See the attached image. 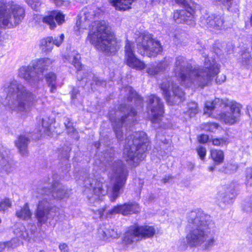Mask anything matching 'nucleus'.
I'll return each mask as SVG.
<instances>
[{
    "label": "nucleus",
    "instance_id": "1",
    "mask_svg": "<svg viewBox=\"0 0 252 252\" xmlns=\"http://www.w3.org/2000/svg\"><path fill=\"white\" fill-rule=\"evenodd\" d=\"M220 65L210 58L205 57L204 68L199 66L193 67L183 56L176 58L174 72L181 83L187 87L204 88L209 85L219 73Z\"/></svg>",
    "mask_w": 252,
    "mask_h": 252
},
{
    "label": "nucleus",
    "instance_id": "2",
    "mask_svg": "<svg viewBox=\"0 0 252 252\" xmlns=\"http://www.w3.org/2000/svg\"><path fill=\"white\" fill-rule=\"evenodd\" d=\"M188 225L190 230L186 240L190 247L200 246L203 250H210L215 246V225L209 215L201 210L191 211L189 214Z\"/></svg>",
    "mask_w": 252,
    "mask_h": 252
},
{
    "label": "nucleus",
    "instance_id": "3",
    "mask_svg": "<svg viewBox=\"0 0 252 252\" xmlns=\"http://www.w3.org/2000/svg\"><path fill=\"white\" fill-rule=\"evenodd\" d=\"M49 184H46L37 189L38 193L43 197L39 201L35 211L38 227H41L48 220L53 219L57 215L58 208L50 201V199H63L69 195V190L58 181L52 183L50 186L51 189H49Z\"/></svg>",
    "mask_w": 252,
    "mask_h": 252
},
{
    "label": "nucleus",
    "instance_id": "4",
    "mask_svg": "<svg viewBox=\"0 0 252 252\" xmlns=\"http://www.w3.org/2000/svg\"><path fill=\"white\" fill-rule=\"evenodd\" d=\"M87 40L97 50L108 56L114 54L120 48L110 27L104 20L95 21L93 23Z\"/></svg>",
    "mask_w": 252,
    "mask_h": 252
},
{
    "label": "nucleus",
    "instance_id": "5",
    "mask_svg": "<svg viewBox=\"0 0 252 252\" xmlns=\"http://www.w3.org/2000/svg\"><path fill=\"white\" fill-rule=\"evenodd\" d=\"M124 158L129 165L136 167L146 157L149 146L146 134L143 131L135 132L125 140Z\"/></svg>",
    "mask_w": 252,
    "mask_h": 252
},
{
    "label": "nucleus",
    "instance_id": "6",
    "mask_svg": "<svg viewBox=\"0 0 252 252\" xmlns=\"http://www.w3.org/2000/svg\"><path fill=\"white\" fill-rule=\"evenodd\" d=\"M117 138L121 140L123 135V126L130 127L136 121V111L130 105L121 104L118 110H110L108 113Z\"/></svg>",
    "mask_w": 252,
    "mask_h": 252
},
{
    "label": "nucleus",
    "instance_id": "7",
    "mask_svg": "<svg viewBox=\"0 0 252 252\" xmlns=\"http://www.w3.org/2000/svg\"><path fill=\"white\" fill-rule=\"evenodd\" d=\"M54 60L44 58L35 60L32 66H22L19 69V76L24 79L32 86H37L39 81L42 79L43 72L51 67Z\"/></svg>",
    "mask_w": 252,
    "mask_h": 252
},
{
    "label": "nucleus",
    "instance_id": "8",
    "mask_svg": "<svg viewBox=\"0 0 252 252\" xmlns=\"http://www.w3.org/2000/svg\"><path fill=\"white\" fill-rule=\"evenodd\" d=\"M109 175L112 184L111 201H114L120 195L128 176V171L121 160L109 163L108 168Z\"/></svg>",
    "mask_w": 252,
    "mask_h": 252
},
{
    "label": "nucleus",
    "instance_id": "9",
    "mask_svg": "<svg viewBox=\"0 0 252 252\" xmlns=\"http://www.w3.org/2000/svg\"><path fill=\"white\" fill-rule=\"evenodd\" d=\"M135 35L138 52L141 55L155 57L162 52L160 43L159 41L155 40L152 34L146 32H136Z\"/></svg>",
    "mask_w": 252,
    "mask_h": 252
},
{
    "label": "nucleus",
    "instance_id": "10",
    "mask_svg": "<svg viewBox=\"0 0 252 252\" xmlns=\"http://www.w3.org/2000/svg\"><path fill=\"white\" fill-rule=\"evenodd\" d=\"M155 234V230L152 226L132 225L124 233L123 243L126 245H131L142 239L152 237Z\"/></svg>",
    "mask_w": 252,
    "mask_h": 252
},
{
    "label": "nucleus",
    "instance_id": "11",
    "mask_svg": "<svg viewBox=\"0 0 252 252\" xmlns=\"http://www.w3.org/2000/svg\"><path fill=\"white\" fill-rule=\"evenodd\" d=\"M173 81L172 77H168L163 79L160 84L163 95L170 105L179 103L185 99V93Z\"/></svg>",
    "mask_w": 252,
    "mask_h": 252
},
{
    "label": "nucleus",
    "instance_id": "12",
    "mask_svg": "<svg viewBox=\"0 0 252 252\" xmlns=\"http://www.w3.org/2000/svg\"><path fill=\"white\" fill-rule=\"evenodd\" d=\"M103 178H98L96 180H90L89 178L84 180L85 186L87 188L91 187L93 189L94 194L90 197L88 196L90 203L91 204L98 202L101 200V197L105 195L107 192L106 186L104 183Z\"/></svg>",
    "mask_w": 252,
    "mask_h": 252
},
{
    "label": "nucleus",
    "instance_id": "13",
    "mask_svg": "<svg viewBox=\"0 0 252 252\" xmlns=\"http://www.w3.org/2000/svg\"><path fill=\"white\" fill-rule=\"evenodd\" d=\"M185 9L174 11L173 18L176 23L193 25L194 21L193 14L197 7V4L194 2H190L188 5L184 6Z\"/></svg>",
    "mask_w": 252,
    "mask_h": 252
},
{
    "label": "nucleus",
    "instance_id": "14",
    "mask_svg": "<svg viewBox=\"0 0 252 252\" xmlns=\"http://www.w3.org/2000/svg\"><path fill=\"white\" fill-rule=\"evenodd\" d=\"M227 108L226 111L218 114L220 120L229 125L238 122L241 115V105L235 102H231Z\"/></svg>",
    "mask_w": 252,
    "mask_h": 252
},
{
    "label": "nucleus",
    "instance_id": "15",
    "mask_svg": "<svg viewBox=\"0 0 252 252\" xmlns=\"http://www.w3.org/2000/svg\"><path fill=\"white\" fill-rule=\"evenodd\" d=\"M148 108L150 110L151 120L153 123H158L164 113L163 104L159 97L152 94L149 97Z\"/></svg>",
    "mask_w": 252,
    "mask_h": 252
},
{
    "label": "nucleus",
    "instance_id": "16",
    "mask_svg": "<svg viewBox=\"0 0 252 252\" xmlns=\"http://www.w3.org/2000/svg\"><path fill=\"white\" fill-rule=\"evenodd\" d=\"M134 43L129 40L126 41L125 45V57L128 66L136 69L141 70L145 68V64L138 60L134 53Z\"/></svg>",
    "mask_w": 252,
    "mask_h": 252
},
{
    "label": "nucleus",
    "instance_id": "17",
    "mask_svg": "<svg viewBox=\"0 0 252 252\" xmlns=\"http://www.w3.org/2000/svg\"><path fill=\"white\" fill-rule=\"evenodd\" d=\"M82 12L74 27L75 31L78 32L79 34L90 27L91 21L93 19L94 15V11H89L87 8L84 9Z\"/></svg>",
    "mask_w": 252,
    "mask_h": 252
},
{
    "label": "nucleus",
    "instance_id": "18",
    "mask_svg": "<svg viewBox=\"0 0 252 252\" xmlns=\"http://www.w3.org/2000/svg\"><path fill=\"white\" fill-rule=\"evenodd\" d=\"M201 22L208 28L216 30L226 28L223 17L221 15L212 14L206 18H202Z\"/></svg>",
    "mask_w": 252,
    "mask_h": 252
},
{
    "label": "nucleus",
    "instance_id": "19",
    "mask_svg": "<svg viewBox=\"0 0 252 252\" xmlns=\"http://www.w3.org/2000/svg\"><path fill=\"white\" fill-rule=\"evenodd\" d=\"M240 189V185L238 182L233 181L227 188L225 192H219L217 198L224 203H230L234 197V193Z\"/></svg>",
    "mask_w": 252,
    "mask_h": 252
},
{
    "label": "nucleus",
    "instance_id": "20",
    "mask_svg": "<svg viewBox=\"0 0 252 252\" xmlns=\"http://www.w3.org/2000/svg\"><path fill=\"white\" fill-rule=\"evenodd\" d=\"M140 210L139 205L137 203H126L122 205H117L111 210H108L107 213L113 215L117 213H121L123 215L136 213Z\"/></svg>",
    "mask_w": 252,
    "mask_h": 252
},
{
    "label": "nucleus",
    "instance_id": "21",
    "mask_svg": "<svg viewBox=\"0 0 252 252\" xmlns=\"http://www.w3.org/2000/svg\"><path fill=\"white\" fill-rule=\"evenodd\" d=\"M55 21L58 25H61L64 22V15L60 11H52L42 18V22L48 25L51 29L56 27Z\"/></svg>",
    "mask_w": 252,
    "mask_h": 252
},
{
    "label": "nucleus",
    "instance_id": "22",
    "mask_svg": "<svg viewBox=\"0 0 252 252\" xmlns=\"http://www.w3.org/2000/svg\"><path fill=\"white\" fill-rule=\"evenodd\" d=\"M80 81L82 85L85 84V85H89L91 89L93 90H97L99 87H105L106 82L105 81L101 80L95 77L92 73H87L85 77H83Z\"/></svg>",
    "mask_w": 252,
    "mask_h": 252
},
{
    "label": "nucleus",
    "instance_id": "23",
    "mask_svg": "<svg viewBox=\"0 0 252 252\" xmlns=\"http://www.w3.org/2000/svg\"><path fill=\"white\" fill-rule=\"evenodd\" d=\"M229 104L219 98H216L212 101H207L205 103L204 114H208L209 116H210L211 112L216 109L227 108Z\"/></svg>",
    "mask_w": 252,
    "mask_h": 252
},
{
    "label": "nucleus",
    "instance_id": "24",
    "mask_svg": "<svg viewBox=\"0 0 252 252\" xmlns=\"http://www.w3.org/2000/svg\"><path fill=\"white\" fill-rule=\"evenodd\" d=\"M30 139L25 135H20L15 141V145L22 156L27 157L29 154L28 145Z\"/></svg>",
    "mask_w": 252,
    "mask_h": 252
},
{
    "label": "nucleus",
    "instance_id": "25",
    "mask_svg": "<svg viewBox=\"0 0 252 252\" xmlns=\"http://www.w3.org/2000/svg\"><path fill=\"white\" fill-rule=\"evenodd\" d=\"M251 51V49L249 48H244L239 59L242 65L247 68L252 67V55Z\"/></svg>",
    "mask_w": 252,
    "mask_h": 252
},
{
    "label": "nucleus",
    "instance_id": "26",
    "mask_svg": "<svg viewBox=\"0 0 252 252\" xmlns=\"http://www.w3.org/2000/svg\"><path fill=\"white\" fill-rule=\"evenodd\" d=\"M170 61H164L158 63L157 65L154 64L150 65L147 69V72L149 75L154 76L160 72H163L168 67Z\"/></svg>",
    "mask_w": 252,
    "mask_h": 252
},
{
    "label": "nucleus",
    "instance_id": "27",
    "mask_svg": "<svg viewBox=\"0 0 252 252\" xmlns=\"http://www.w3.org/2000/svg\"><path fill=\"white\" fill-rule=\"evenodd\" d=\"M80 56L78 52L73 51L67 56H65L64 62L72 64L79 71L82 66V64L80 62Z\"/></svg>",
    "mask_w": 252,
    "mask_h": 252
},
{
    "label": "nucleus",
    "instance_id": "28",
    "mask_svg": "<svg viewBox=\"0 0 252 252\" xmlns=\"http://www.w3.org/2000/svg\"><path fill=\"white\" fill-rule=\"evenodd\" d=\"M32 213L30 209L28 203H26L23 206L16 210V216L23 220H28L31 219Z\"/></svg>",
    "mask_w": 252,
    "mask_h": 252
},
{
    "label": "nucleus",
    "instance_id": "29",
    "mask_svg": "<svg viewBox=\"0 0 252 252\" xmlns=\"http://www.w3.org/2000/svg\"><path fill=\"white\" fill-rule=\"evenodd\" d=\"M100 236L104 239L105 238L118 237L117 232L113 229H109V227L101 226L98 230Z\"/></svg>",
    "mask_w": 252,
    "mask_h": 252
},
{
    "label": "nucleus",
    "instance_id": "30",
    "mask_svg": "<svg viewBox=\"0 0 252 252\" xmlns=\"http://www.w3.org/2000/svg\"><path fill=\"white\" fill-rule=\"evenodd\" d=\"M15 235L17 237L23 239H27L29 237V233L26 227L22 224H18L15 226L14 230Z\"/></svg>",
    "mask_w": 252,
    "mask_h": 252
},
{
    "label": "nucleus",
    "instance_id": "31",
    "mask_svg": "<svg viewBox=\"0 0 252 252\" xmlns=\"http://www.w3.org/2000/svg\"><path fill=\"white\" fill-rule=\"evenodd\" d=\"M211 156L212 159L216 164H220L223 162L224 160V154L222 151L212 150L211 151Z\"/></svg>",
    "mask_w": 252,
    "mask_h": 252
},
{
    "label": "nucleus",
    "instance_id": "32",
    "mask_svg": "<svg viewBox=\"0 0 252 252\" xmlns=\"http://www.w3.org/2000/svg\"><path fill=\"white\" fill-rule=\"evenodd\" d=\"M40 47L44 52H50L53 47V37H48L42 39L40 42Z\"/></svg>",
    "mask_w": 252,
    "mask_h": 252
},
{
    "label": "nucleus",
    "instance_id": "33",
    "mask_svg": "<svg viewBox=\"0 0 252 252\" xmlns=\"http://www.w3.org/2000/svg\"><path fill=\"white\" fill-rule=\"evenodd\" d=\"M46 80L47 83L50 87V92L54 93L56 90V75L53 72H49L46 76Z\"/></svg>",
    "mask_w": 252,
    "mask_h": 252
},
{
    "label": "nucleus",
    "instance_id": "34",
    "mask_svg": "<svg viewBox=\"0 0 252 252\" xmlns=\"http://www.w3.org/2000/svg\"><path fill=\"white\" fill-rule=\"evenodd\" d=\"M126 90L129 93V96H128V99L131 100L132 98H134L136 101V103L137 104H139L140 105L143 104V100L142 97L140 96L139 95H138L137 94L131 87H127L126 88Z\"/></svg>",
    "mask_w": 252,
    "mask_h": 252
},
{
    "label": "nucleus",
    "instance_id": "35",
    "mask_svg": "<svg viewBox=\"0 0 252 252\" xmlns=\"http://www.w3.org/2000/svg\"><path fill=\"white\" fill-rule=\"evenodd\" d=\"M4 244V250L7 251L13 250L20 245V241L17 238L12 239L10 241L2 242Z\"/></svg>",
    "mask_w": 252,
    "mask_h": 252
},
{
    "label": "nucleus",
    "instance_id": "36",
    "mask_svg": "<svg viewBox=\"0 0 252 252\" xmlns=\"http://www.w3.org/2000/svg\"><path fill=\"white\" fill-rule=\"evenodd\" d=\"M198 113L197 104L194 102H191L188 105V110L186 114L188 115L189 118L194 117Z\"/></svg>",
    "mask_w": 252,
    "mask_h": 252
},
{
    "label": "nucleus",
    "instance_id": "37",
    "mask_svg": "<svg viewBox=\"0 0 252 252\" xmlns=\"http://www.w3.org/2000/svg\"><path fill=\"white\" fill-rule=\"evenodd\" d=\"M245 183L247 187L252 186V167H247L245 172Z\"/></svg>",
    "mask_w": 252,
    "mask_h": 252
},
{
    "label": "nucleus",
    "instance_id": "38",
    "mask_svg": "<svg viewBox=\"0 0 252 252\" xmlns=\"http://www.w3.org/2000/svg\"><path fill=\"white\" fill-rule=\"evenodd\" d=\"M243 210L247 213L252 212V195L244 201Z\"/></svg>",
    "mask_w": 252,
    "mask_h": 252
},
{
    "label": "nucleus",
    "instance_id": "39",
    "mask_svg": "<svg viewBox=\"0 0 252 252\" xmlns=\"http://www.w3.org/2000/svg\"><path fill=\"white\" fill-rule=\"evenodd\" d=\"M64 123L68 133H74L75 132V129L73 126L72 123L70 122L69 118H65Z\"/></svg>",
    "mask_w": 252,
    "mask_h": 252
},
{
    "label": "nucleus",
    "instance_id": "40",
    "mask_svg": "<svg viewBox=\"0 0 252 252\" xmlns=\"http://www.w3.org/2000/svg\"><path fill=\"white\" fill-rule=\"evenodd\" d=\"M11 206V202L8 198H5L0 202V211H4Z\"/></svg>",
    "mask_w": 252,
    "mask_h": 252
},
{
    "label": "nucleus",
    "instance_id": "41",
    "mask_svg": "<svg viewBox=\"0 0 252 252\" xmlns=\"http://www.w3.org/2000/svg\"><path fill=\"white\" fill-rule=\"evenodd\" d=\"M27 2L31 6L32 9L37 11L41 5L39 0H26Z\"/></svg>",
    "mask_w": 252,
    "mask_h": 252
},
{
    "label": "nucleus",
    "instance_id": "42",
    "mask_svg": "<svg viewBox=\"0 0 252 252\" xmlns=\"http://www.w3.org/2000/svg\"><path fill=\"white\" fill-rule=\"evenodd\" d=\"M219 126L218 124L214 123L205 124L203 128L205 130L214 132Z\"/></svg>",
    "mask_w": 252,
    "mask_h": 252
},
{
    "label": "nucleus",
    "instance_id": "43",
    "mask_svg": "<svg viewBox=\"0 0 252 252\" xmlns=\"http://www.w3.org/2000/svg\"><path fill=\"white\" fill-rule=\"evenodd\" d=\"M212 144L215 146L222 147L227 144V141L224 138H215L212 140Z\"/></svg>",
    "mask_w": 252,
    "mask_h": 252
},
{
    "label": "nucleus",
    "instance_id": "44",
    "mask_svg": "<svg viewBox=\"0 0 252 252\" xmlns=\"http://www.w3.org/2000/svg\"><path fill=\"white\" fill-rule=\"evenodd\" d=\"M197 154L201 160H204L206 155V149L205 148L199 146L196 149Z\"/></svg>",
    "mask_w": 252,
    "mask_h": 252
},
{
    "label": "nucleus",
    "instance_id": "45",
    "mask_svg": "<svg viewBox=\"0 0 252 252\" xmlns=\"http://www.w3.org/2000/svg\"><path fill=\"white\" fill-rule=\"evenodd\" d=\"M217 2H219L220 4H221L224 7H225L227 10H229L231 8L233 0H214Z\"/></svg>",
    "mask_w": 252,
    "mask_h": 252
},
{
    "label": "nucleus",
    "instance_id": "46",
    "mask_svg": "<svg viewBox=\"0 0 252 252\" xmlns=\"http://www.w3.org/2000/svg\"><path fill=\"white\" fill-rule=\"evenodd\" d=\"M64 37V34H61L59 36L55 37L54 39L53 38V45H55L58 47L60 46L63 42Z\"/></svg>",
    "mask_w": 252,
    "mask_h": 252
},
{
    "label": "nucleus",
    "instance_id": "47",
    "mask_svg": "<svg viewBox=\"0 0 252 252\" xmlns=\"http://www.w3.org/2000/svg\"><path fill=\"white\" fill-rule=\"evenodd\" d=\"M42 126L44 128V132H46L49 130L50 125L47 118L42 119Z\"/></svg>",
    "mask_w": 252,
    "mask_h": 252
},
{
    "label": "nucleus",
    "instance_id": "48",
    "mask_svg": "<svg viewBox=\"0 0 252 252\" xmlns=\"http://www.w3.org/2000/svg\"><path fill=\"white\" fill-rule=\"evenodd\" d=\"M106 210V208H102L101 209L97 210L94 211L95 216L96 219H103L104 212Z\"/></svg>",
    "mask_w": 252,
    "mask_h": 252
},
{
    "label": "nucleus",
    "instance_id": "49",
    "mask_svg": "<svg viewBox=\"0 0 252 252\" xmlns=\"http://www.w3.org/2000/svg\"><path fill=\"white\" fill-rule=\"evenodd\" d=\"M59 247L61 252H69L68 247L65 243L61 244Z\"/></svg>",
    "mask_w": 252,
    "mask_h": 252
},
{
    "label": "nucleus",
    "instance_id": "50",
    "mask_svg": "<svg viewBox=\"0 0 252 252\" xmlns=\"http://www.w3.org/2000/svg\"><path fill=\"white\" fill-rule=\"evenodd\" d=\"M208 136L205 134L201 135L198 138V141L200 143H205L208 140Z\"/></svg>",
    "mask_w": 252,
    "mask_h": 252
},
{
    "label": "nucleus",
    "instance_id": "51",
    "mask_svg": "<svg viewBox=\"0 0 252 252\" xmlns=\"http://www.w3.org/2000/svg\"><path fill=\"white\" fill-rule=\"evenodd\" d=\"M175 1L180 5L186 6L188 5L190 2H192L191 0L188 1L187 0H174Z\"/></svg>",
    "mask_w": 252,
    "mask_h": 252
},
{
    "label": "nucleus",
    "instance_id": "52",
    "mask_svg": "<svg viewBox=\"0 0 252 252\" xmlns=\"http://www.w3.org/2000/svg\"><path fill=\"white\" fill-rule=\"evenodd\" d=\"M225 76L223 74L218 76L216 79V82L218 84H221L225 80Z\"/></svg>",
    "mask_w": 252,
    "mask_h": 252
},
{
    "label": "nucleus",
    "instance_id": "53",
    "mask_svg": "<svg viewBox=\"0 0 252 252\" xmlns=\"http://www.w3.org/2000/svg\"><path fill=\"white\" fill-rule=\"evenodd\" d=\"M77 93V91L76 89H73L72 93V97L73 98H76V94Z\"/></svg>",
    "mask_w": 252,
    "mask_h": 252
},
{
    "label": "nucleus",
    "instance_id": "54",
    "mask_svg": "<svg viewBox=\"0 0 252 252\" xmlns=\"http://www.w3.org/2000/svg\"><path fill=\"white\" fill-rule=\"evenodd\" d=\"M4 244L0 242V252H3L4 251Z\"/></svg>",
    "mask_w": 252,
    "mask_h": 252
},
{
    "label": "nucleus",
    "instance_id": "55",
    "mask_svg": "<svg viewBox=\"0 0 252 252\" xmlns=\"http://www.w3.org/2000/svg\"><path fill=\"white\" fill-rule=\"evenodd\" d=\"M215 166H211L209 167L208 170L212 172L215 170Z\"/></svg>",
    "mask_w": 252,
    "mask_h": 252
},
{
    "label": "nucleus",
    "instance_id": "56",
    "mask_svg": "<svg viewBox=\"0 0 252 252\" xmlns=\"http://www.w3.org/2000/svg\"><path fill=\"white\" fill-rule=\"evenodd\" d=\"M159 0H151L152 4H156L157 3Z\"/></svg>",
    "mask_w": 252,
    "mask_h": 252
},
{
    "label": "nucleus",
    "instance_id": "57",
    "mask_svg": "<svg viewBox=\"0 0 252 252\" xmlns=\"http://www.w3.org/2000/svg\"><path fill=\"white\" fill-rule=\"evenodd\" d=\"M249 232L252 235V224L250 226Z\"/></svg>",
    "mask_w": 252,
    "mask_h": 252
},
{
    "label": "nucleus",
    "instance_id": "58",
    "mask_svg": "<svg viewBox=\"0 0 252 252\" xmlns=\"http://www.w3.org/2000/svg\"><path fill=\"white\" fill-rule=\"evenodd\" d=\"M231 166H232L234 168V170L235 171H236L237 170V168H238L237 166L235 165H232L231 164Z\"/></svg>",
    "mask_w": 252,
    "mask_h": 252
},
{
    "label": "nucleus",
    "instance_id": "59",
    "mask_svg": "<svg viewBox=\"0 0 252 252\" xmlns=\"http://www.w3.org/2000/svg\"><path fill=\"white\" fill-rule=\"evenodd\" d=\"M163 181H164V183H166L167 182H168V179H167L166 178H164L163 179Z\"/></svg>",
    "mask_w": 252,
    "mask_h": 252
},
{
    "label": "nucleus",
    "instance_id": "60",
    "mask_svg": "<svg viewBox=\"0 0 252 252\" xmlns=\"http://www.w3.org/2000/svg\"><path fill=\"white\" fill-rule=\"evenodd\" d=\"M5 163V161L4 160H2V162H1V161H0V165H2L3 164H4Z\"/></svg>",
    "mask_w": 252,
    "mask_h": 252
},
{
    "label": "nucleus",
    "instance_id": "61",
    "mask_svg": "<svg viewBox=\"0 0 252 252\" xmlns=\"http://www.w3.org/2000/svg\"><path fill=\"white\" fill-rule=\"evenodd\" d=\"M39 252H45L44 250H40Z\"/></svg>",
    "mask_w": 252,
    "mask_h": 252
},
{
    "label": "nucleus",
    "instance_id": "62",
    "mask_svg": "<svg viewBox=\"0 0 252 252\" xmlns=\"http://www.w3.org/2000/svg\"><path fill=\"white\" fill-rule=\"evenodd\" d=\"M80 73L79 72H78V74H77V76H78V75H79Z\"/></svg>",
    "mask_w": 252,
    "mask_h": 252
},
{
    "label": "nucleus",
    "instance_id": "63",
    "mask_svg": "<svg viewBox=\"0 0 252 252\" xmlns=\"http://www.w3.org/2000/svg\"><path fill=\"white\" fill-rule=\"evenodd\" d=\"M249 115L250 117H251V114L249 113Z\"/></svg>",
    "mask_w": 252,
    "mask_h": 252
}]
</instances>
